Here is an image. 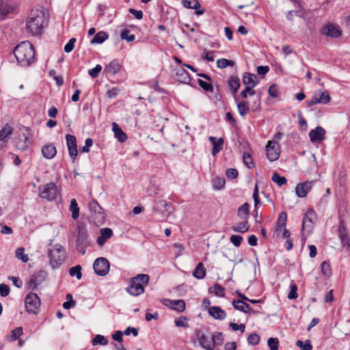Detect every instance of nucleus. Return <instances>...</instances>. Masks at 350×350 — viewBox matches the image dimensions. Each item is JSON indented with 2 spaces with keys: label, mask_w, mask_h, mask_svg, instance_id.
Here are the masks:
<instances>
[{
  "label": "nucleus",
  "mask_w": 350,
  "mask_h": 350,
  "mask_svg": "<svg viewBox=\"0 0 350 350\" xmlns=\"http://www.w3.org/2000/svg\"><path fill=\"white\" fill-rule=\"evenodd\" d=\"M176 327H189L188 319L183 316L176 319Z\"/></svg>",
  "instance_id": "nucleus-52"
},
{
  "label": "nucleus",
  "mask_w": 350,
  "mask_h": 350,
  "mask_svg": "<svg viewBox=\"0 0 350 350\" xmlns=\"http://www.w3.org/2000/svg\"><path fill=\"white\" fill-rule=\"evenodd\" d=\"M267 345L271 350H278L279 340L278 338H269Z\"/></svg>",
  "instance_id": "nucleus-49"
},
{
  "label": "nucleus",
  "mask_w": 350,
  "mask_h": 350,
  "mask_svg": "<svg viewBox=\"0 0 350 350\" xmlns=\"http://www.w3.org/2000/svg\"><path fill=\"white\" fill-rule=\"evenodd\" d=\"M16 257L21 260L23 262H27L29 260L28 256L25 254V249L23 247H18L16 249Z\"/></svg>",
  "instance_id": "nucleus-41"
},
{
  "label": "nucleus",
  "mask_w": 350,
  "mask_h": 350,
  "mask_svg": "<svg viewBox=\"0 0 350 350\" xmlns=\"http://www.w3.org/2000/svg\"><path fill=\"white\" fill-rule=\"evenodd\" d=\"M243 160L245 165L250 169L254 167V163L252 162V158L249 153H244L243 155Z\"/></svg>",
  "instance_id": "nucleus-50"
},
{
  "label": "nucleus",
  "mask_w": 350,
  "mask_h": 350,
  "mask_svg": "<svg viewBox=\"0 0 350 350\" xmlns=\"http://www.w3.org/2000/svg\"><path fill=\"white\" fill-rule=\"evenodd\" d=\"M66 139L69 155L72 159V161L75 162V160L76 159L78 154L77 139L74 135L67 134L66 135Z\"/></svg>",
  "instance_id": "nucleus-14"
},
{
  "label": "nucleus",
  "mask_w": 350,
  "mask_h": 350,
  "mask_svg": "<svg viewBox=\"0 0 350 350\" xmlns=\"http://www.w3.org/2000/svg\"><path fill=\"white\" fill-rule=\"evenodd\" d=\"M338 237L340 239H344L347 237H348L347 228L345 226L344 220L340 219L339 222V226H338Z\"/></svg>",
  "instance_id": "nucleus-39"
},
{
  "label": "nucleus",
  "mask_w": 350,
  "mask_h": 350,
  "mask_svg": "<svg viewBox=\"0 0 350 350\" xmlns=\"http://www.w3.org/2000/svg\"><path fill=\"white\" fill-rule=\"evenodd\" d=\"M228 83L232 94H236L241 85L239 79L236 77H230L228 81Z\"/></svg>",
  "instance_id": "nucleus-31"
},
{
  "label": "nucleus",
  "mask_w": 350,
  "mask_h": 350,
  "mask_svg": "<svg viewBox=\"0 0 350 350\" xmlns=\"http://www.w3.org/2000/svg\"><path fill=\"white\" fill-rule=\"evenodd\" d=\"M18 64L21 67L31 66L35 61V51L29 41L19 43L13 51Z\"/></svg>",
  "instance_id": "nucleus-2"
},
{
  "label": "nucleus",
  "mask_w": 350,
  "mask_h": 350,
  "mask_svg": "<svg viewBox=\"0 0 350 350\" xmlns=\"http://www.w3.org/2000/svg\"><path fill=\"white\" fill-rule=\"evenodd\" d=\"M12 133L13 128L11 125L8 123L3 124L0 130V141H7V139Z\"/></svg>",
  "instance_id": "nucleus-27"
},
{
  "label": "nucleus",
  "mask_w": 350,
  "mask_h": 350,
  "mask_svg": "<svg viewBox=\"0 0 350 350\" xmlns=\"http://www.w3.org/2000/svg\"><path fill=\"white\" fill-rule=\"evenodd\" d=\"M76 42V39L75 38H72L70 39L68 42L64 46V51L66 53H70L74 47H75V43Z\"/></svg>",
  "instance_id": "nucleus-58"
},
{
  "label": "nucleus",
  "mask_w": 350,
  "mask_h": 350,
  "mask_svg": "<svg viewBox=\"0 0 350 350\" xmlns=\"http://www.w3.org/2000/svg\"><path fill=\"white\" fill-rule=\"evenodd\" d=\"M76 243L78 247L82 248L86 247L90 244L87 232L81 228L79 229Z\"/></svg>",
  "instance_id": "nucleus-20"
},
{
  "label": "nucleus",
  "mask_w": 350,
  "mask_h": 350,
  "mask_svg": "<svg viewBox=\"0 0 350 350\" xmlns=\"http://www.w3.org/2000/svg\"><path fill=\"white\" fill-rule=\"evenodd\" d=\"M224 145L223 138H219L217 143L213 144L212 154L215 156L222 148Z\"/></svg>",
  "instance_id": "nucleus-45"
},
{
  "label": "nucleus",
  "mask_w": 350,
  "mask_h": 350,
  "mask_svg": "<svg viewBox=\"0 0 350 350\" xmlns=\"http://www.w3.org/2000/svg\"><path fill=\"white\" fill-rule=\"evenodd\" d=\"M56 148L53 145H45L42 148V154L45 159H51L56 155Z\"/></svg>",
  "instance_id": "nucleus-26"
},
{
  "label": "nucleus",
  "mask_w": 350,
  "mask_h": 350,
  "mask_svg": "<svg viewBox=\"0 0 350 350\" xmlns=\"http://www.w3.org/2000/svg\"><path fill=\"white\" fill-rule=\"evenodd\" d=\"M120 38L127 42H132L135 40V36L134 34H130V31L129 29H124L120 33Z\"/></svg>",
  "instance_id": "nucleus-47"
},
{
  "label": "nucleus",
  "mask_w": 350,
  "mask_h": 350,
  "mask_svg": "<svg viewBox=\"0 0 350 350\" xmlns=\"http://www.w3.org/2000/svg\"><path fill=\"white\" fill-rule=\"evenodd\" d=\"M102 70V66L100 64H97L94 68L88 70V74L92 78H96L100 71Z\"/></svg>",
  "instance_id": "nucleus-51"
},
{
  "label": "nucleus",
  "mask_w": 350,
  "mask_h": 350,
  "mask_svg": "<svg viewBox=\"0 0 350 350\" xmlns=\"http://www.w3.org/2000/svg\"><path fill=\"white\" fill-rule=\"evenodd\" d=\"M109 262L103 257L98 258L93 264V268L95 273L100 276L106 275L109 271Z\"/></svg>",
  "instance_id": "nucleus-11"
},
{
  "label": "nucleus",
  "mask_w": 350,
  "mask_h": 350,
  "mask_svg": "<svg viewBox=\"0 0 350 350\" xmlns=\"http://www.w3.org/2000/svg\"><path fill=\"white\" fill-rule=\"evenodd\" d=\"M49 16L42 9H33L26 21L27 32L31 36L40 35L48 25Z\"/></svg>",
  "instance_id": "nucleus-1"
},
{
  "label": "nucleus",
  "mask_w": 350,
  "mask_h": 350,
  "mask_svg": "<svg viewBox=\"0 0 350 350\" xmlns=\"http://www.w3.org/2000/svg\"><path fill=\"white\" fill-rule=\"evenodd\" d=\"M176 81L182 83H189L191 81L188 72L183 68H176Z\"/></svg>",
  "instance_id": "nucleus-25"
},
{
  "label": "nucleus",
  "mask_w": 350,
  "mask_h": 350,
  "mask_svg": "<svg viewBox=\"0 0 350 350\" xmlns=\"http://www.w3.org/2000/svg\"><path fill=\"white\" fill-rule=\"evenodd\" d=\"M287 215L285 212H282L275 226V233L277 237L282 238H289L291 233L289 230L286 228Z\"/></svg>",
  "instance_id": "nucleus-9"
},
{
  "label": "nucleus",
  "mask_w": 350,
  "mask_h": 350,
  "mask_svg": "<svg viewBox=\"0 0 350 350\" xmlns=\"http://www.w3.org/2000/svg\"><path fill=\"white\" fill-rule=\"evenodd\" d=\"M317 221V216L313 210L308 211L303 219L302 232L310 233Z\"/></svg>",
  "instance_id": "nucleus-10"
},
{
  "label": "nucleus",
  "mask_w": 350,
  "mask_h": 350,
  "mask_svg": "<svg viewBox=\"0 0 350 350\" xmlns=\"http://www.w3.org/2000/svg\"><path fill=\"white\" fill-rule=\"evenodd\" d=\"M181 4L184 8L196 10L197 15H202L204 13V9H200V3L198 0H181Z\"/></svg>",
  "instance_id": "nucleus-17"
},
{
  "label": "nucleus",
  "mask_w": 350,
  "mask_h": 350,
  "mask_svg": "<svg viewBox=\"0 0 350 350\" xmlns=\"http://www.w3.org/2000/svg\"><path fill=\"white\" fill-rule=\"evenodd\" d=\"M271 179L273 182L276 183L278 186L284 185L287 182V180L284 176H280L277 172H274L273 174Z\"/></svg>",
  "instance_id": "nucleus-40"
},
{
  "label": "nucleus",
  "mask_w": 350,
  "mask_h": 350,
  "mask_svg": "<svg viewBox=\"0 0 350 350\" xmlns=\"http://www.w3.org/2000/svg\"><path fill=\"white\" fill-rule=\"evenodd\" d=\"M120 90L118 88H113L107 92V96L109 98H114L119 94Z\"/></svg>",
  "instance_id": "nucleus-63"
},
{
  "label": "nucleus",
  "mask_w": 350,
  "mask_h": 350,
  "mask_svg": "<svg viewBox=\"0 0 350 350\" xmlns=\"http://www.w3.org/2000/svg\"><path fill=\"white\" fill-rule=\"evenodd\" d=\"M12 8L5 2L0 0V15L4 16L11 12Z\"/></svg>",
  "instance_id": "nucleus-48"
},
{
  "label": "nucleus",
  "mask_w": 350,
  "mask_h": 350,
  "mask_svg": "<svg viewBox=\"0 0 350 350\" xmlns=\"http://www.w3.org/2000/svg\"><path fill=\"white\" fill-rule=\"evenodd\" d=\"M25 305L28 313L37 314L40 306V299L36 293H30L25 299Z\"/></svg>",
  "instance_id": "nucleus-7"
},
{
  "label": "nucleus",
  "mask_w": 350,
  "mask_h": 350,
  "mask_svg": "<svg viewBox=\"0 0 350 350\" xmlns=\"http://www.w3.org/2000/svg\"><path fill=\"white\" fill-rule=\"evenodd\" d=\"M113 234L112 230L109 228H103L100 230V235L106 239H109Z\"/></svg>",
  "instance_id": "nucleus-64"
},
{
  "label": "nucleus",
  "mask_w": 350,
  "mask_h": 350,
  "mask_svg": "<svg viewBox=\"0 0 350 350\" xmlns=\"http://www.w3.org/2000/svg\"><path fill=\"white\" fill-rule=\"evenodd\" d=\"M214 342H217V345H221L224 340V336L221 332H216L211 336Z\"/></svg>",
  "instance_id": "nucleus-60"
},
{
  "label": "nucleus",
  "mask_w": 350,
  "mask_h": 350,
  "mask_svg": "<svg viewBox=\"0 0 350 350\" xmlns=\"http://www.w3.org/2000/svg\"><path fill=\"white\" fill-rule=\"evenodd\" d=\"M312 184V181H308L298 184L295 189L297 196L299 198L305 197L307 195V193L310 191Z\"/></svg>",
  "instance_id": "nucleus-19"
},
{
  "label": "nucleus",
  "mask_w": 350,
  "mask_h": 350,
  "mask_svg": "<svg viewBox=\"0 0 350 350\" xmlns=\"http://www.w3.org/2000/svg\"><path fill=\"white\" fill-rule=\"evenodd\" d=\"M296 345L299 347L301 350H311L312 349L310 340H306L305 342L298 340L296 341Z\"/></svg>",
  "instance_id": "nucleus-44"
},
{
  "label": "nucleus",
  "mask_w": 350,
  "mask_h": 350,
  "mask_svg": "<svg viewBox=\"0 0 350 350\" xmlns=\"http://www.w3.org/2000/svg\"><path fill=\"white\" fill-rule=\"evenodd\" d=\"M38 196L47 201H53L60 196V191L54 183L40 186L38 187Z\"/></svg>",
  "instance_id": "nucleus-5"
},
{
  "label": "nucleus",
  "mask_w": 350,
  "mask_h": 350,
  "mask_svg": "<svg viewBox=\"0 0 350 350\" xmlns=\"http://www.w3.org/2000/svg\"><path fill=\"white\" fill-rule=\"evenodd\" d=\"M232 228L234 232L245 233L247 231H248L250 228V225L247 221L244 219V221L239 222L236 226H233Z\"/></svg>",
  "instance_id": "nucleus-33"
},
{
  "label": "nucleus",
  "mask_w": 350,
  "mask_h": 350,
  "mask_svg": "<svg viewBox=\"0 0 350 350\" xmlns=\"http://www.w3.org/2000/svg\"><path fill=\"white\" fill-rule=\"evenodd\" d=\"M150 277L147 274H138L131 279L130 284L126 291L132 296H138L144 293V285L149 282Z\"/></svg>",
  "instance_id": "nucleus-3"
},
{
  "label": "nucleus",
  "mask_w": 350,
  "mask_h": 350,
  "mask_svg": "<svg viewBox=\"0 0 350 350\" xmlns=\"http://www.w3.org/2000/svg\"><path fill=\"white\" fill-rule=\"evenodd\" d=\"M226 181L224 178L216 177L213 180V185L215 189H221L225 185Z\"/></svg>",
  "instance_id": "nucleus-46"
},
{
  "label": "nucleus",
  "mask_w": 350,
  "mask_h": 350,
  "mask_svg": "<svg viewBox=\"0 0 350 350\" xmlns=\"http://www.w3.org/2000/svg\"><path fill=\"white\" fill-rule=\"evenodd\" d=\"M120 67L121 66L117 60H113L105 68L104 73L107 75H114L120 71Z\"/></svg>",
  "instance_id": "nucleus-22"
},
{
  "label": "nucleus",
  "mask_w": 350,
  "mask_h": 350,
  "mask_svg": "<svg viewBox=\"0 0 350 350\" xmlns=\"http://www.w3.org/2000/svg\"><path fill=\"white\" fill-rule=\"evenodd\" d=\"M250 204L247 202L244 203L238 208L237 216L242 219L247 220V217L250 214Z\"/></svg>",
  "instance_id": "nucleus-29"
},
{
  "label": "nucleus",
  "mask_w": 350,
  "mask_h": 350,
  "mask_svg": "<svg viewBox=\"0 0 350 350\" xmlns=\"http://www.w3.org/2000/svg\"><path fill=\"white\" fill-rule=\"evenodd\" d=\"M81 265H76L70 268L69 274L70 276H76L77 280H80L82 277Z\"/></svg>",
  "instance_id": "nucleus-38"
},
{
  "label": "nucleus",
  "mask_w": 350,
  "mask_h": 350,
  "mask_svg": "<svg viewBox=\"0 0 350 350\" xmlns=\"http://www.w3.org/2000/svg\"><path fill=\"white\" fill-rule=\"evenodd\" d=\"M243 83L245 86L254 88L258 83L257 76L254 74L245 72L243 77Z\"/></svg>",
  "instance_id": "nucleus-23"
},
{
  "label": "nucleus",
  "mask_w": 350,
  "mask_h": 350,
  "mask_svg": "<svg viewBox=\"0 0 350 350\" xmlns=\"http://www.w3.org/2000/svg\"><path fill=\"white\" fill-rule=\"evenodd\" d=\"M325 131L321 126H317L314 129L310 131L309 137L312 143H320L325 138Z\"/></svg>",
  "instance_id": "nucleus-16"
},
{
  "label": "nucleus",
  "mask_w": 350,
  "mask_h": 350,
  "mask_svg": "<svg viewBox=\"0 0 350 350\" xmlns=\"http://www.w3.org/2000/svg\"><path fill=\"white\" fill-rule=\"evenodd\" d=\"M234 65V62L232 60H228L227 59H219L217 61V66L219 68H225L227 66H233Z\"/></svg>",
  "instance_id": "nucleus-43"
},
{
  "label": "nucleus",
  "mask_w": 350,
  "mask_h": 350,
  "mask_svg": "<svg viewBox=\"0 0 350 350\" xmlns=\"http://www.w3.org/2000/svg\"><path fill=\"white\" fill-rule=\"evenodd\" d=\"M297 286L295 284H293L291 285V291L288 295V298L289 299H295L298 297L297 293Z\"/></svg>",
  "instance_id": "nucleus-56"
},
{
  "label": "nucleus",
  "mask_w": 350,
  "mask_h": 350,
  "mask_svg": "<svg viewBox=\"0 0 350 350\" xmlns=\"http://www.w3.org/2000/svg\"><path fill=\"white\" fill-rule=\"evenodd\" d=\"M323 33L332 38H338L341 35L342 31L338 26L329 23L323 27Z\"/></svg>",
  "instance_id": "nucleus-18"
},
{
  "label": "nucleus",
  "mask_w": 350,
  "mask_h": 350,
  "mask_svg": "<svg viewBox=\"0 0 350 350\" xmlns=\"http://www.w3.org/2000/svg\"><path fill=\"white\" fill-rule=\"evenodd\" d=\"M69 210L72 213V217L74 219H77L79 216V208L75 199H72Z\"/></svg>",
  "instance_id": "nucleus-34"
},
{
  "label": "nucleus",
  "mask_w": 350,
  "mask_h": 350,
  "mask_svg": "<svg viewBox=\"0 0 350 350\" xmlns=\"http://www.w3.org/2000/svg\"><path fill=\"white\" fill-rule=\"evenodd\" d=\"M108 343V340L104 336L100 334H97L94 338L92 341V345H107Z\"/></svg>",
  "instance_id": "nucleus-37"
},
{
  "label": "nucleus",
  "mask_w": 350,
  "mask_h": 350,
  "mask_svg": "<svg viewBox=\"0 0 350 350\" xmlns=\"http://www.w3.org/2000/svg\"><path fill=\"white\" fill-rule=\"evenodd\" d=\"M238 111L241 116H245L250 111L247 102H239L237 104Z\"/></svg>",
  "instance_id": "nucleus-35"
},
{
  "label": "nucleus",
  "mask_w": 350,
  "mask_h": 350,
  "mask_svg": "<svg viewBox=\"0 0 350 350\" xmlns=\"http://www.w3.org/2000/svg\"><path fill=\"white\" fill-rule=\"evenodd\" d=\"M47 256L49 265L52 269L59 267L66 259V251L59 244H56L53 248L49 249Z\"/></svg>",
  "instance_id": "nucleus-4"
},
{
  "label": "nucleus",
  "mask_w": 350,
  "mask_h": 350,
  "mask_svg": "<svg viewBox=\"0 0 350 350\" xmlns=\"http://www.w3.org/2000/svg\"><path fill=\"white\" fill-rule=\"evenodd\" d=\"M27 133L20 134L17 137L14 139L15 147L21 150L26 151L28 150L29 146L31 144V141L29 139L30 130L26 128Z\"/></svg>",
  "instance_id": "nucleus-8"
},
{
  "label": "nucleus",
  "mask_w": 350,
  "mask_h": 350,
  "mask_svg": "<svg viewBox=\"0 0 350 350\" xmlns=\"http://www.w3.org/2000/svg\"><path fill=\"white\" fill-rule=\"evenodd\" d=\"M208 313L214 319L218 320H223L226 317V312L219 306L210 307L208 308Z\"/></svg>",
  "instance_id": "nucleus-21"
},
{
  "label": "nucleus",
  "mask_w": 350,
  "mask_h": 350,
  "mask_svg": "<svg viewBox=\"0 0 350 350\" xmlns=\"http://www.w3.org/2000/svg\"><path fill=\"white\" fill-rule=\"evenodd\" d=\"M242 241H243V237L240 235L234 234L230 237V241L236 247L240 246Z\"/></svg>",
  "instance_id": "nucleus-59"
},
{
  "label": "nucleus",
  "mask_w": 350,
  "mask_h": 350,
  "mask_svg": "<svg viewBox=\"0 0 350 350\" xmlns=\"http://www.w3.org/2000/svg\"><path fill=\"white\" fill-rule=\"evenodd\" d=\"M47 273L44 270H40L37 274L33 275V278L36 280L37 282L40 283V284L45 280L46 278Z\"/></svg>",
  "instance_id": "nucleus-54"
},
{
  "label": "nucleus",
  "mask_w": 350,
  "mask_h": 350,
  "mask_svg": "<svg viewBox=\"0 0 350 350\" xmlns=\"http://www.w3.org/2000/svg\"><path fill=\"white\" fill-rule=\"evenodd\" d=\"M253 88L245 86V89L241 92V96L243 98H247V95H254L255 91L252 90Z\"/></svg>",
  "instance_id": "nucleus-61"
},
{
  "label": "nucleus",
  "mask_w": 350,
  "mask_h": 350,
  "mask_svg": "<svg viewBox=\"0 0 350 350\" xmlns=\"http://www.w3.org/2000/svg\"><path fill=\"white\" fill-rule=\"evenodd\" d=\"M109 36L108 34L103 31H100L98 32L95 36L92 39L91 44H102L103 42H105L107 39H108Z\"/></svg>",
  "instance_id": "nucleus-32"
},
{
  "label": "nucleus",
  "mask_w": 350,
  "mask_h": 350,
  "mask_svg": "<svg viewBox=\"0 0 350 350\" xmlns=\"http://www.w3.org/2000/svg\"><path fill=\"white\" fill-rule=\"evenodd\" d=\"M267 159L270 161L278 159L280 154V146L275 141H269L266 146Z\"/></svg>",
  "instance_id": "nucleus-12"
},
{
  "label": "nucleus",
  "mask_w": 350,
  "mask_h": 350,
  "mask_svg": "<svg viewBox=\"0 0 350 350\" xmlns=\"http://www.w3.org/2000/svg\"><path fill=\"white\" fill-rule=\"evenodd\" d=\"M206 275V269L202 262H199L193 271V276L197 279H203Z\"/></svg>",
  "instance_id": "nucleus-30"
},
{
  "label": "nucleus",
  "mask_w": 350,
  "mask_h": 350,
  "mask_svg": "<svg viewBox=\"0 0 350 350\" xmlns=\"http://www.w3.org/2000/svg\"><path fill=\"white\" fill-rule=\"evenodd\" d=\"M23 334V328L21 327H16V329L12 331V340H17L21 335Z\"/></svg>",
  "instance_id": "nucleus-62"
},
{
  "label": "nucleus",
  "mask_w": 350,
  "mask_h": 350,
  "mask_svg": "<svg viewBox=\"0 0 350 350\" xmlns=\"http://www.w3.org/2000/svg\"><path fill=\"white\" fill-rule=\"evenodd\" d=\"M330 96L327 92H321L320 96L317 94L313 96L310 100L306 101V105L308 107H310L318 103L327 104L330 101Z\"/></svg>",
  "instance_id": "nucleus-15"
},
{
  "label": "nucleus",
  "mask_w": 350,
  "mask_h": 350,
  "mask_svg": "<svg viewBox=\"0 0 350 350\" xmlns=\"http://www.w3.org/2000/svg\"><path fill=\"white\" fill-rule=\"evenodd\" d=\"M224 288L218 284H214L211 288H210L209 291L214 293L215 295L218 297H224Z\"/></svg>",
  "instance_id": "nucleus-36"
},
{
  "label": "nucleus",
  "mask_w": 350,
  "mask_h": 350,
  "mask_svg": "<svg viewBox=\"0 0 350 350\" xmlns=\"http://www.w3.org/2000/svg\"><path fill=\"white\" fill-rule=\"evenodd\" d=\"M269 94L273 98H277L279 95V89L275 84H272L269 88Z\"/></svg>",
  "instance_id": "nucleus-57"
},
{
  "label": "nucleus",
  "mask_w": 350,
  "mask_h": 350,
  "mask_svg": "<svg viewBox=\"0 0 350 350\" xmlns=\"http://www.w3.org/2000/svg\"><path fill=\"white\" fill-rule=\"evenodd\" d=\"M89 209L92 221L96 226H100L104 224L106 219V215L103 212L102 207L95 200H92L89 203Z\"/></svg>",
  "instance_id": "nucleus-6"
},
{
  "label": "nucleus",
  "mask_w": 350,
  "mask_h": 350,
  "mask_svg": "<svg viewBox=\"0 0 350 350\" xmlns=\"http://www.w3.org/2000/svg\"><path fill=\"white\" fill-rule=\"evenodd\" d=\"M112 130L114 133L115 137L117 138L119 142H124L127 139L126 134L124 132H123L122 129L119 126V125L117 123L113 122Z\"/></svg>",
  "instance_id": "nucleus-24"
},
{
  "label": "nucleus",
  "mask_w": 350,
  "mask_h": 350,
  "mask_svg": "<svg viewBox=\"0 0 350 350\" xmlns=\"http://www.w3.org/2000/svg\"><path fill=\"white\" fill-rule=\"evenodd\" d=\"M321 271L323 274L329 278L332 275V269L329 263L326 261H323L321 265Z\"/></svg>",
  "instance_id": "nucleus-42"
},
{
  "label": "nucleus",
  "mask_w": 350,
  "mask_h": 350,
  "mask_svg": "<svg viewBox=\"0 0 350 350\" xmlns=\"http://www.w3.org/2000/svg\"><path fill=\"white\" fill-rule=\"evenodd\" d=\"M198 84L205 91H211L213 92V85L211 83L204 81L202 79L198 80Z\"/></svg>",
  "instance_id": "nucleus-55"
},
{
  "label": "nucleus",
  "mask_w": 350,
  "mask_h": 350,
  "mask_svg": "<svg viewBox=\"0 0 350 350\" xmlns=\"http://www.w3.org/2000/svg\"><path fill=\"white\" fill-rule=\"evenodd\" d=\"M260 336L256 334H251L247 338V342L252 345H256L259 343Z\"/></svg>",
  "instance_id": "nucleus-53"
},
{
  "label": "nucleus",
  "mask_w": 350,
  "mask_h": 350,
  "mask_svg": "<svg viewBox=\"0 0 350 350\" xmlns=\"http://www.w3.org/2000/svg\"><path fill=\"white\" fill-rule=\"evenodd\" d=\"M196 336L201 347L206 350H213L217 344L213 340L211 336L208 337L201 331H198Z\"/></svg>",
  "instance_id": "nucleus-13"
},
{
  "label": "nucleus",
  "mask_w": 350,
  "mask_h": 350,
  "mask_svg": "<svg viewBox=\"0 0 350 350\" xmlns=\"http://www.w3.org/2000/svg\"><path fill=\"white\" fill-rule=\"evenodd\" d=\"M232 305L235 309L241 311L244 313L249 312L251 308L249 304H247L244 301L241 299L234 300L232 301Z\"/></svg>",
  "instance_id": "nucleus-28"
}]
</instances>
